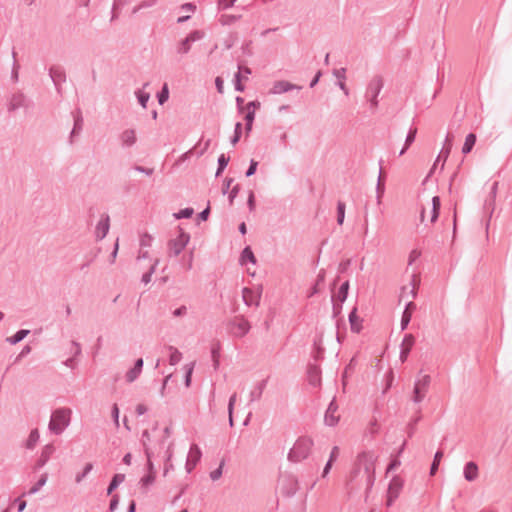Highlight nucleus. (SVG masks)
Here are the masks:
<instances>
[{
  "instance_id": "obj_1",
  "label": "nucleus",
  "mask_w": 512,
  "mask_h": 512,
  "mask_svg": "<svg viewBox=\"0 0 512 512\" xmlns=\"http://www.w3.org/2000/svg\"><path fill=\"white\" fill-rule=\"evenodd\" d=\"M313 445V440L310 437H299L288 453V460L292 462H300L308 458Z\"/></svg>"
},
{
  "instance_id": "obj_2",
  "label": "nucleus",
  "mask_w": 512,
  "mask_h": 512,
  "mask_svg": "<svg viewBox=\"0 0 512 512\" xmlns=\"http://www.w3.org/2000/svg\"><path fill=\"white\" fill-rule=\"evenodd\" d=\"M71 410L68 408L56 409L49 422V430L55 435H60L70 424Z\"/></svg>"
},
{
  "instance_id": "obj_3",
  "label": "nucleus",
  "mask_w": 512,
  "mask_h": 512,
  "mask_svg": "<svg viewBox=\"0 0 512 512\" xmlns=\"http://www.w3.org/2000/svg\"><path fill=\"white\" fill-rule=\"evenodd\" d=\"M251 329L250 322H222L221 332H225L232 338H241Z\"/></svg>"
},
{
  "instance_id": "obj_4",
  "label": "nucleus",
  "mask_w": 512,
  "mask_h": 512,
  "mask_svg": "<svg viewBox=\"0 0 512 512\" xmlns=\"http://www.w3.org/2000/svg\"><path fill=\"white\" fill-rule=\"evenodd\" d=\"M383 88V79L381 76H375L369 82L366 89V98L370 103L372 110H375L378 106V95Z\"/></svg>"
},
{
  "instance_id": "obj_5",
  "label": "nucleus",
  "mask_w": 512,
  "mask_h": 512,
  "mask_svg": "<svg viewBox=\"0 0 512 512\" xmlns=\"http://www.w3.org/2000/svg\"><path fill=\"white\" fill-rule=\"evenodd\" d=\"M33 107L34 102L26 95H24L22 92H16L12 94L7 105V109L9 112L16 111L20 108L28 110L32 109Z\"/></svg>"
},
{
  "instance_id": "obj_6",
  "label": "nucleus",
  "mask_w": 512,
  "mask_h": 512,
  "mask_svg": "<svg viewBox=\"0 0 512 512\" xmlns=\"http://www.w3.org/2000/svg\"><path fill=\"white\" fill-rule=\"evenodd\" d=\"M178 230V236L168 242L170 254H173L174 256H178L190 241V235L187 232H185L181 227H178Z\"/></svg>"
},
{
  "instance_id": "obj_7",
  "label": "nucleus",
  "mask_w": 512,
  "mask_h": 512,
  "mask_svg": "<svg viewBox=\"0 0 512 512\" xmlns=\"http://www.w3.org/2000/svg\"><path fill=\"white\" fill-rule=\"evenodd\" d=\"M357 462L359 465L361 463L364 465V471L367 478V490H369L374 484L375 480L373 456L368 452H362L358 455Z\"/></svg>"
},
{
  "instance_id": "obj_8",
  "label": "nucleus",
  "mask_w": 512,
  "mask_h": 512,
  "mask_svg": "<svg viewBox=\"0 0 512 512\" xmlns=\"http://www.w3.org/2000/svg\"><path fill=\"white\" fill-rule=\"evenodd\" d=\"M431 383L430 375H423L414 384L412 401L416 404L423 401Z\"/></svg>"
},
{
  "instance_id": "obj_9",
  "label": "nucleus",
  "mask_w": 512,
  "mask_h": 512,
  "mask_svg": "<svg viewBox=\"0 0 512 512\" xmlns=\"http://www.w3.org/2000/svg\"><path fill=\"white\" fill-rule=\"evenodd\" d=\"M404 485V481L399 476H394L390 480V483L388 485V491H387V500H386V506L390 507L393 505L394 501L398 498L402 488Z\"/></svg>"
},
{
  "instance_id": "obj_10",
  "label": "nucleus",
  "mask_w": 512,
  "mask_h": 512,
  "mask_svg": "<svg viewBox=\"0 0 512 512\" xmlns=\"http://www.w3.org/2000/svg\"><path fill=\"white\" fill-rule=\"evenodd\" d=\"M349 290V281L343 282L336 295H332L331 301L333 304V317H338L342 303L346 300Z\"/></svg>"
},
{
  "instance_id": "obj_11",
  "label": "nucleus",
  "mask_w": 512,
  "mask_h": 512,
  "mask_svg": "<svg viewBox=\"0 0 512 512\" xmlns=\"http://www.w3.org/2000/svg\"><path fill=\"white\" fill-rule=\"evenodd\" d=\"M49 76L55 86L58 94H62V83L66 82V73L61 66H51L49 68Z\"/></svg>"
},
{
  "instance_id": "obj_12",
  "label": "nucleus",
  "mask_w": 512,
  "mask_h": 512,
  "mask_svg": "<svg viewBox=\"0 0 512 512\" xmlns=\"http://www.w3.org/2000/svg\"><path fill=\"white\" fill-rule=\"evenodd\" d=\"M420 283V279L418 278V276L416 274H413L411 276V280L409 282L408 285H405L401 288V292H400V296H399V300L402 301V300H408L409 297L411 298H415L416 295H417V287Z\"/></svg>"
},
{
  "instance_id": "obj_13",
  "label": "nucleus",
  "mask_w": 512,
  "mask_h": 512,
  "mask_svg": "<svg viewBox=\"0 0 512 512\" xmlns=\"http://www.w3.org/2000/svg\"><path fill=\"white\" fill-rule=\"evenodd\" d=\"M338 410V405L336 403L335 398L329 403L328 408L324 415V423L327 426L333 427L335 426L339 421V416L336 415V412Z\"/></svg>"
},
{
  "instance_id": "obj_14",
  "label": "nucleus",
  "mask_w": 512,
  "mask_h": 512,
  "mask_svg": "<svg viewBox=\"0 0 512 512\" xmlns=\"http://www.w3.org/2000/svg\"><path fill=\"white\" fill-rule=\"evenodd\" d=\"M294 89L300 90L301 86L292 84L286 80H279V81L274 82L273 87L270 90V93L271 94H283V93L289 92Z\"/></svg>"
},
{
  "instance_id": "obj_15",
  "label": "nucleus",
  "mask_w": 512,
  "mask_h": 512,
  "mask_svg": "<svg viewBox=\"0 0 512 512\" xmlns=\"http://www.w3.org/2000/svg\"><path fill=\"white\" fill-rule=\"evenodd\" d=\"M110 228V218L108 214H104L101 220L98 222L95 230V236L97 240H102L106 237Z\"/></svg>"
},
{
  "instance_id": "obj_16",
  "label": "nucleus",
  "mask_w": 512,
  "mask_h": 512,
  "mask_svg": "<svg viewBox=\"0 0 512 512\" xmlns=\"http://www.w3.org/2000/svg\"><path fill=\"white\" fill-rule=\"evenodd\" d=\"M55 448L52 444H47L43 447L40 457L37 459L34 470H39L46 465L51 455L54 453Z\"/></svg>"
},
{
  "instance_id": "obj_17",
  "label": "nucleus",
  "mask_w": 512,
  "mask_h": 512,
  "mask_svg": "<svg viewBox=\"0 0 512 512\" xmlns=\"http://www.w3.org/2000/svg\"><path fill=\"white\" fill-rule=\"evenodd\" d=\"M307 377L310 385L317 387L321 383V369L316 364H309L307 369Z\"/></svg>"
},
{
  "instance_id": "obj_18",
  "label": "nucleus",
  "mask_w": 512,
  "mask_h": 512,
  "mask_svg": "<svg viewBox=\"0 0 512 512\" xmlns=\"http://www.w3.org/2000/svg\"><path fill=\"white\" fill-rule=\"evenodd\" d=\"M119 139L123 148H130L137 141L136 131L134 129H126L120 134Z\"/></svg>"
},
{
  "instance_id": "obj_19",
  "label": "nucleus",
  "mask_w": 512,
  "mask_h": 512,
  "mask_svg": "<svg viewBox=\"0 0 512 512\" xmlns=\"http://www.w3.org/2000/svg\"><path fill=\"white\" fill-rule=\"evenodd\" d=\"M73 118H74L73 128L71 130L70 137H69V141L71 144L73 143L74 136L79 135L83 129V117H82V113H81L80 109H78V110H76V112H74Z\"/></svg>"
},
{
  "instance_id": "obj_20",
  "label": "nucleus",
  "mask_w": 512,
  "mask_h": 512,
  "mask_svg": "<svg viewBox=\"0 0 512 512\" xmlns=\"http://www.w3.org/2000/svg\"><path fill=\"white\" fill-rule=\"evenodd\" d=\"M451 148H452V143L450 141L449 134H448L446 136L443 148L440 151L438 157L436 158L432 169H434L441 160H443V162L446 161V159L448 158V156L450 154ZM443 167H444V163H442L441 169H443ZM431 172H433V170H431Z\"/></svg>"
},
{
  "instance_id": "obj_21",
  "label": "nucleus",
  "mask_w": 512,
  "mask_h": 512,
  "mask_svg": "<svg viewBox=\"0 0 512 512\" xmlns=\"http://www.w3.org/2000/svg\"><path fill=\"white\" fill-rule=\"evenodd\" d=\"M463 474L464 478L469 482L476 480L478 477L477 464L473 461L467 462L464 466Z\"/></svg>"
},
{
  "instance_id": "obj_22",
  "label": "nucleus",
  "mask_w": 512,
  "mask_h": 512,
  "mask_svg": "<svg viewBox=\"0 0 512 512\" xmlns=\"http://www.w3.org/2000/svg\"><path fill=\"white\" fill-rule=\"evenodd\" d=\"M382 163H383V160L380 159L379 160L380 171H379V176H378L377 185H376V194H377L376 199H377L378 204L381 203V198L385 191L384 176H383V172H382Z\"/></svg>"
},
{
  "instance_id": "obj_23",
  "label": "nucleus",
  "mask_w": 512,
  "mask_h": 512,
  "mask_svg": "<svg viewBox=\"0 0 512 512\" xmlns=\"http://www.w3.org/2000/svg\"><path fill=\"white\" fill-rule=\"evenodd\" d=\"M268 379H263L257 385L255 388L250 392V402H254L259 400L262 397L263 391L266 388Z\"/></svg>"
},
{
  "instance_id": "obj_24",
  "label": "nucleus",
  "mask_w": 512,
  "mask_h": 512,
  "mask_svg": "<svg viewBox=\"0 0 512 512\" xmlns=\"http://www.w3.org/2000/svg\"><path fill=\"white\" fill-rule=\"evenodd\" d=\"M155 478L156 475H153L152 473H147L140 479L139 486L143 494H146L148 492L149 487L155 482Z\"/></svg>"
},
{
  "instance_id": "obj_25",
  "label": "nucleus",
  "mask_w": 512,
  "mask_h": 512,
  "mask_svg": "<svg viewBox=\"0 0 512 512\" xmlns=\"http://www.w3.org/2000/svg\"><path fill=\"white\" fill-rule=\"evenodd\" d=\"M256 257L251 249L250 246H246L242 252H241V255H240V263L243 265L247 262H250L252 264H255L256 263Z\"/></svg>"
},
{
  "instance_id": "obj_26",
  "label": "nucleus",
  "mask_w": 512,
  "mask_h": 512,
  "mask_svg": "<svg viewBox=\"0 0 512 512\" xmlns=\"http://www.w3.org/2000/svg\"><path fill=\"white\" fill-rule=\"evenodd\" d=\"M124 480H125L124 474H120V473L115 474L112 477V479L108 485L107 495H111Z\"/></svg>"
},
{
  "instance_id": "obj_27",
  "label": "nucleus",
  "mask_w": 512,
  "mask_h": 512,
  "mask_svg": "<svg viewBox=\"0 0 512 512\" xmlns=\"http://www.w3.org/2000/svg\"><path fill=\"white\" fill-rule=\"evenodd\" d=\"M417 135V128L411 127L407 133L405 144L403 148L401 149L399 155L402 156L406 150L410 147V145L415 141Z\"/></svg>"
},
{
  "instance_id": "obj_28",
  "label": "nucleus",
  "mask_w": 512,
  "mask_h": 512,
  "mask_svg": "<svg viewBox=\"0 0 512 512\" xmlns=\"http://www.w3.org/2000/svg\"><path fill=\"white\" fill-rule=\"evenodd\" d=\"M202 457L201 449L197 444H192L188 453L187 460H191L194 465H197V463L200 461Z\"/></svg>"
},
{
  "instance_id": "obj_29",
  "label": "nucleus",
  "mask_w": 512,
  "mask_h": 512,
  "mask_svg": "<svg viewBox=\"0 0 512 512\" xmlns=\"http://www.w3.org/2000/svg\"><path fill=\"white\" fill-rule=\"evenodd\" d=\"M440 208H441V199L439 196H434L432 198V210H431V219H430V221L432 223L437 221V219L439 217V213H440Z\"/></svg>"
},
{
  "instance_id": "obj_30",
  "label": "nucleus",
  "mask_w": 512,
  "mask_h": 512,
  "mask_svg": "<svg viewBox=\"0 0 512 512\" xmlns=\"http://www.w3.org/2000/svg\"><path fill=\"white\" fill-rule=\"evenodd\" d=\"M29 333H30V330L20 329L14 335L7 337L6 341L12 345H15V344L19 343L20 341H22Z\"/></svg>"
},
{
  "instance_id": "obj_31",
  "label": "nucleus",
  "mask_w": 512,
  "mask_h": 512,
  "mask_svg": "<svg viewBox=\"0 0 512 512\" xmlns=\"http://www.w3.org/2000/svg\"><path fill=\"white\" fill-rule=\"evenodd\" d=\"M476 140H477L476 135L474 133H469L465 138V142L462 147V153L463 154L470 153L476 143Z\"/></svg>"
},
{
  "instance_id": "obj_32",
  "label": "nucleus",
  "mask_w": 512,
  "mask_h": 512,
  "mask_svg": "<svg viewBox=\"0 0 512 512\" xmlns=\"http://www.w3.org/2000/svg\"><path fill=\"white\" fill-rule=\"evenodd\" d=\"M325 282V271L322 269L316 279L315 284L311 288L310 293L308 294V297H312L313 295L317 294L319 292L320 286L323 285Z\"/></svg>"
},
{
  "instance_id": "obj_33",
  "label": "nucleus",
  "mask_w": 512,
  "mask_h": 512,
  "mask_svg": "<svg viewBox=\"0 0 512 512\" xmlns=\"http://www.w3.org/2000/svg\"><path fill=\"white\" fill-rule=\"evenodd\" d=\"M229 161H230V157L223 153L218 157V160H217L218 167H217V170L215 173L216 177H219L223 173V171L226 169Z\"/></svg>"
},
{
  "instance_id": "obj_34",
  "label": "nucleus",
  "mask_w": 512,
  "mask_h": 512,
  "mask_svg": "<svg viewBox=\"0 0 512 512\" xmlns=\"http://www.w3.org/2000/svg\"><path fill=\"white\" fill-rule=\"evenodd\" d=\"M168 350L170 351L169 363L170 365L178 364L182 359V353L173 346H168Z\"/></svg>"
},
{
  "instance_id": "obj_35",
  "label": "nucleus",
  "mask_w": 512,
  "mask_h": 512,
  "mask_svg": "<svg viewBox=\"0 0 512 512\" xmlns=\"http://www.w3.org/2000/svg\"><path fill=\"white\" fill-rule=\"evenodd\" d=\"M416 309V304L413 301H406L405 308L402 312L401 320H411L412 313Z\"/></svg>"
},
{
  "instance_id": "obj_36",
  "label": "nucleus",
  "mask_w": 512,
  "mask_h": 512,
  "mask_svg": "<svg viewBox=\"0 0 512 512\" xmlns=\"http://www.w3.org/2000/svg\"><path fill=\"white\" fill-rule=\"evenodd\" d=\"M48 474L44 473L40 476L39 480L28 491L29 495L37 493L47 482Z\"/></svg>"
},
{
  "instance_id": "obj_37",
  "label": "nucleus",
  "mask_w": 512,
  "mask_h": 512,
  "mask_svg": "<svg viewBox=\"0 0 512 512\" xmlns=\"http://www.w3.org/2000/svg\"><path fill=\"white\" fill-rule=\"evenodd\" d=\"M135 96L138 100V103L143 107H147V103L150 99V94L148 92H145L143 89H138L135 91Z\"/></svg>"
},
{
  "instance_id": "obj_38",
  "label": "nucleus",
  "mask_w": 512,
  "mask_h": 512,
  "mask_svg": "<svg viewBox=\"0 0 512 512\" xmlns=\"http://www.w3.org/2000/svg\"><path fill=\"white\" fill-rule=\"evenodd\" d=\"M39 440V433L37 429L30 432L28 439L26 440L25 446L27 449H33Z\"/></svg>"
},
{
  "instance_id": "obj_39",
  "label": "nucleus",
  "mask_w": 512,
  "mask_h": 512,
  "mask_svg": "<svg viewBox=\"0 0 512 512\" xmlns=\"http://www.w3.org/2000/svg\"><path fill=\"white\" fill-rule=\"evenodd\" d=\"M443 458V452L441 450H438L433 458V462L430 467V475L434 476L436 472L438 471L439 463L441 459Z\"/></svg>"
},
{
  "instance_id": "obj_40",
  "label": "nucleus",
  "mask_w": 512,
  "mask_h": 512,
  "mask_svg": "<svg viewBox=\"0 0 512 512\" xmlns=\"http://www.w3.org/2000/svg\"><path fill=\"white\" fill-rule=\"evenodd\" d=\"M17 53L13 49L12 50V58H13V65H12V71H11V80L16 83L18 81V72L20 69V65L17 63L16 59Z\"/></svg>"
},
{
  "instance_id": "obj_41",
  "label": "nucleus",
  "mask_w": 512,
  "mask_h": 512,
  "mask_svg": "<svg viewBox=\"0 0 512 512\" xmlns=\"http://www.w3.org/2000/svg\"><path fill=\"white\" fill-rule=\"evenodd\" d=\"M241 18V15H230V14H223L219 18V22L223 26H229L239 20Z\"/></svg>"
},
{
  "instance_id": "obj_42",
  "label": "nucleus",
  "mask_w": 512,
  "mask_h": 512,
  "mask_svg": "<svg viewBox=\"0 0 512 512\" xmlns=\"http://www.w3.org/2000/svg\"><path fill=\"white\" fill-rule=\"evenodd\" d=\"M245 131L247 134H249L252 130L253 122L255 120V112L254 110L247 111L245 117Z\"/></svg>"
},
{
  "instance_id": "obj_43",
  "label": "nucleus",
  "mask_w": 512,
  "mask_h": 512,
  "mask_svg": "<svg viewBox=\"0 0 512 512\" xmlns=\"http://www.w3.org/2000/svg\"><path fill=\"white\" fill-rule=\"evenodd\" d=\"M144 452H145V455L147 457V464H146L147 472L148 473H152L153 475H156V470H155L154 464H153L152 459H151L152 458V452L150 451V449L145 444H144Z\"/></svg>"
},
{
  "instance_id": "obj_44",
  "label": "nucleus",
  "mask_w": 512,
  "mask_h": 512,
  "mask_svg": "<svg viewBox=\"0 0 512 512\" xmlns=\"http://www.w3.org/2000/svg\"><path fill=\"white\" fill-rule=\"evenodd\" d=\"M193 214H194V209L191 207H186V208L181 209L178 212L174 213L173 216L175 219H188V218H191Z\"/></svg>"
},
{
  "instance_id": "obj_45",
  "label": "nucleus",
  "mask_w": 512,
  "mask_h": 512,
  "mask_svg": "<svg viewBox=\"0 0 512 512\" xmlns=\"http://www.w3.org/2000/svg\"><path fill=\"white\" fill-rule=\"evenodd\" d=\"M158 263H159V259H156L154 261V263L151 265V267L149 268V270L142 275V278H141L142 283H144L145 285L150 283L152 275L155 272V269H156V266L158 265Z\"/></svg>"
},
{
  "instance_id": "obj_46",
  "label": "nucleus",
  "mask_w": 512,
  "mask_h": 512,
  "mask_svg": "<svg viewBox=\"0 0 512 512\" xmlns=\"http://www.w3.org/2000/svg\"><path fill=\"white\" fill-rule=\"evenodd\" d=\"M169 98V89L168 85L165 83L162 89L157 93V100L160 105H163L168 101Z\"/></svg>"
},
{
  "instance_id": "obj_47",
  "label": "nucleus",
  "mask_w": 512,
  "mask_h": 512,
  "mask_svg": "<svg viewBox=\"0 0 512 512\" xmlns=\"http://www.w3.org/2000/svg\"><path fill=\"white\" fill-rule=\"evenodd\" d=\"M241 135H242V123L237 122L234 127L233 136L230 139L231 144L236 145L239 142Z\"/></svg>"
},
{
  "instance_id": "obj_48",
  "label": "nucleus",
  "mask_w": 512,
  "mask_h": 512,
  "mask_svg": "<svg viewBox=\"0 0 512 512\" xmlns=\"http://www.w3.org/2000/svg\"><path fill=\"white\" fill-rule=\"evenodd\" d=\"M191 44L186 38L182 39L177 46V53L185 55L191 50Z\"/></svg>"
},
{
  "instance_id": "obj_49",
  "label": "nucleus",
  "mask_w": 512,
  "mask_h": 512,
  "mask_svg": "<svg viewBox=\"0 0 512 512\" xmlns=\"http://www.w3.org/2000/svg\"><path fill=\"white\" fill-rule=\"evenodd\" d=\"M205 36V33L204 31L202 30H193L192 32H190L185 38L190 42V43H194L198 40H201L203 39Z\"/></svg>"
},
{
  "instance_id": "obj_50",
  "label": "nucleus",
  "mask_w": 512,
  "mask_h": 512,
  "mask_svg": "<svg viewBox=\"0 0 512 512\" xmlns=\"http://www.w3.org/2000/svg\"><path fill=\"white\" fill-rule=\"evenodd\" d=\"M421 420V415H417L416 417L412 418L407 426V433L408 437H412L416 431V426L418 422Z\"/></svg>"
},
{
  "instance_id": "obj_51",
  "label": "nucleus",
  "mask_w": 512,
  "mask_h": 512,
  "mask_svg": "<svg viewBox=\"0 0 512 512\" xmlns=\"http://www.w3.org/2000/svg\"><path fill=\"white\" fill-rule=\"evenodd\" d=\"M345 219V203L338 201L337 203V223L342 225Z\"/></svg>"
},
{
  "instance_id": "obj_52",
  "label": "nucleus",
  "mask_w": 512,
  "mask_h": 512,
  "mask_svg": "<svg viewBox=\"0 0 512 512\" xmlns=\"http://www.w3.org/2000/svg\"><path fill=\"white\" fill-rule=\"evenodd\" d=\"M235 402H236V394L234 393L233 395L230 396L229 402H228L229 425L231 427L234 425L233 410H234Z\"/></svg>"
},
{
  "instance_id": "obj_53",
  "label": "nucleus",
  "mask_w": 512,
  "mask_h": 512,
  "mask_svg": "<svg viewBox=\"0 0 512 512\" xmlns=\"http://www.w3.org/2000/svg\"><path fill=\"white\" fill-rule=\"evenodd\" d=\"M345 328H346V322H340V321L335 322L336 339H337L338 343H342L344 340V335L341 330L345 329Z\"/></svg>"
},
{
  "instance_id": "obj_54",
  "label": "nucleus",
  "mask_w": 512,
  "mask_h": 512,
  "mask_svg": "<svg viewBox=\"0 0 512 512\" xmlns=\"http://www.w3.org/2000/svg\"><path fill=\"white\" fill-rule=\"evenodd\" d=\"M497 189H498V182L496 181L492 184L491 191L489 194V199H487L485 202L486 206H492L494 204L496 194H497Z\"/></svg>"
},
{
  "instance_id": "obj_55",
  "label": "nucleus",
  "mask_w": 512,
  "mask_h": 512,
  "mask_svg": "<svg viewBox=\"0 0 512 512\" xmlns=\"http://www.w3.org/2000/svg\"><path fill=\"white\" fill-rule=\"evenodd\" d=\"M93 469L92 463H87L81 473H78L75 477V481L80 483Z\"/></svg>"
},
{
  "instance_id": "obj_56",
  "label": "nucleus",
  "mask_w": 512,
  "mask_h": 512,
  "mask_svg": "<svg viewBox=\"0 0 512 512\" xmlns=\"http://www.w3.org/2000/svg\"><path fill=\"white\" fill-rule=\"evenodd\" d=\"M140 374H141L140 371L135 369V367H132L131 369H129L127 371V373L125 375L126 381L128 383H132V382H134L139 377Z\"/></svg>"
},
{
  "instance_id": "obj_57",
  "label": "nucleus",
  "mask_w": 512,
  "mask_h": 512,
  "mask_svg": "<svg viewBox=\"0 0 512 512\" xmlns=\"http://www.w3.org/2000/svg\"><path fill=\"white\" fill-rule=\"evenodd\" d=\"M223 466H224V460H222V461L220 462V465H219V467H218L217 469L213 470V471L210 473V478H211V480L216 481V480H218V479H220V478H221V476H222V472H223Z\"/></svg>"
},
{
  "instance_id": "obj_58",
  "label": "nucleus",
  "mask_w": 512,
  "mask_h": 512,
  "mask_svg": "<svg viewBox=\"0 0 512 512\" xmlns=\"http://www.w3.org/2000/svg\"><path fill=\"white\" fill-rule=\"evenodd\" d=\"M257 167H258V162L254 159H251L250 163H249V167L245 172V176L251 177L252 175H254L257 171Z\"/></svg>"
},
{
  "instance_id": "obj_59",
  "label": "nucleus",
  "mask_w": 512,
  "mask_h": 512,
  "mask_svg": "<svg viewBox=\"0 0 512 512\" xmlns=\"http://www.w3.org/2000/svg\"><path fill=\"white\" fill-rule=\"evenodd\" d=\"M234 88L238 92H243L245 90V86L241 83L240 71L234 75Z\"/></svg>"
},
{
  "instance_id": "obj_60",
  "label": "nucleus",
  "mask_w": 512,
  "mask_h": 512,
  "mask_svg": "<svg viewBox=\"0 0 512 512\" xmlns=\"http://www.w3.org/2000/svg\"><path fill=\"white\" fill-rule=\"evenodd\" d=\"M221 344L219 341H216L212 344L211 347V358H220Z\"/></svg>"
},
{
  "instance_id": "obj_61",
  "label": "nucleus",
  "mask_w": 512,
  "mask_h": 512,
  "mask_svg": "<svg viewBox=\"0 0 512 512\" xmlns=\"http://www.w3.org/2000/svg\"><path fill=\"white\" fill-rule=\"evenodd\" d=\"M414 341H415V339L412 334H406L402 340L401 347L412 348Z\"/></svg>"
},
{
  "instance_id": "obj_62",
  "label": "nucleus",
  "mask_w": 512,
  "mask_h": 512,
  "mask_svg": "<svg viewBox=\"0 0 512 512\" xmlns=\"http://www.w3.org/2000/svg\"><path fill=\"white\" fill-rule=\"evenodd\" d=\"M133 169L139 173H143L147 176H151L154 172V169L153 168H147V167H144V166H140V165H134L133 166Z\"/></svg>"
},
{
  "instance_id": "obj_63",
  "label": "nucleus",
  "mask_w": 512,
  "mask_h": 512,
  "mask_svg": "<svg viewBox=\"0 0 512 512\" xmlns=\"http://www.w3.org/2000/svg\"><path fill=\"white\" fill-rule=\"evenodd\" d=\"M111 416L113 418L115 425L118 427L119 426V407L117 404H113L112 409H111Z\"/></svg>"
},
{
  "instance_id": "obj_64",
  "label": "nucleus",
  "mask_w": 512,
  "mask_h": 512,
  "mask_svg": "<svg viewBox=\"0 0 512 512\" xmlns=\"http://www.w3.org/2000/svg\"><path fill=\"white\" fill-rule=\"evenodd\" d=\"M118 504H119V495L114 494L110 500L109 512H114L117 509Z\"/></svg>"
}]
</instances>
